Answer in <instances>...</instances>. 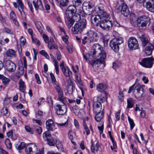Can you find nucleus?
<instances>
[{"mask_svg":"<svg viewBox=\"0 0 154 154\" xmlns=\"http://www.w3.org/2000/svg\"><path fill=\"white\" fill-rule=\"evenodd\" d=\"M91 54L94 58H96L99 56L100 57L96 60L91 61V64L93 67H98L99 64H103V66H105L104 64L106 56V53L105 50H102L101 46L98 44H94L92 47Z\"/></svg>","mask_w":154,"mask_h":154,"instance_id":"nucleus-1","label":"nucleus"},{"mask_svg":"<svg viewBox=\"0 0 154 154\" xmlns=\"http://www.w3.org/2000/svg\"><path fill=\"white\" fill-rule=\"evenodd\" d=\"M87 21L85 19H82L79 22L76 23L71 30L74 34L80 33L86 26Z\"/></svg>","mask_w":154,"mask_h":154,"instance_id":"nucleus-2","label":"nucleus"},{"mask_svg":"<svg viewBox=\"0 0 154 154\" xmlns=\"http://www.w3.org/2000/svg\"><path fill=\"white\" fill-rule=\"evenodd\" d=\"M106 99L104 97L101 96L97 97V101L94 103L93 104V111L95 113H99L103 111V109H102L101 103H103Z\"/></svg>","mask_w":154,"mask_h":154,"instance_id":"nucleus-3","label":"nucleus"},{"mask_svg":"<svg viewBox=\"0 0 154 154\" xmlns=\"http://www.w3.org/2000/svg\"><path fill=\"white\" fill-rule=\"evenodd\" d=\"M116 11L117 12H121L124 16L127 17L129 14V11L127 5L123 3L121 1V3L118 2L115 8Z\"/></svg>","mask_w":154,"mask_h":154,"instance_id":"nucleus-4","label":"nucleus"},{"mask_svg":"<svg viewBox=\"0 0 154 154\" xmlns=\"http://www.w3.org/2000/svg\"><path fill=\"white\" fill-rule=\"evenodd\" d=\"M144 87V85L137 84L135 87L134 95L138 100H140L144 97L143 89Z\"/></svg>","mask_w":154,"mask_h":154,"instance_id":"nucleus-5","label":"nucleus"},{"mask_svg":"<svg viewBox=\"0 0 154 154\" xmlns=\"http://www.w3.org/2000/svg\"><path fill=\"white\" fill-rule=\"evenodd\" d=\"M123 42L122 38L119 37L115 38L110 41L109 45L114 51L117 52L119 49V45L122 43Z\"/></svg>","mask_w":154,"mask_h":154,"instance_id":"nucleus-6","label":"nucleus"},{"mask_svg":"<svg viewBox=\"0 0 154 154\" xmlns=\"http://www.w3.org/2000/svg\"><path fill=\"white\" fill-rule=\"evenodd\" d=\"M149 19L145 16L139 17L137 20V26L139 27H146L147 24L149 25Z\"/></svg>","mask_w":154,"mask_h":154,"instance_id":"nucleus-7","label":"nucleus"},{"mask_svg":"<svg viewBox=\"0 0 154 154\" xmlns=\"http://www.w3.org/2000/svg\"><path fill=\"white\" fill-rule=\"evenodd\" d=\"M98 10H97V14L99 15L102 19V20L109 19V14H107L104 8V6L102 4H100L98 8Z\"/></svg>","mask_w":154,"mask_h":154,"instance_id":"nucleus-8","label":"nucleus"},{"mask_svg":"<svg viewBox=\"0 0 154 154\" xmlns=\"http://www.w3.org/2000/svg\"><path fill=\"white\" fill-rule=\"evenodd\" d=\"M109 19H103L100 23V27L102 29L106 30L111 29L112 26V21L109 20Z\"/></svg>","mask_w":154,"mask_h":154,"instance_id":"nucleus-9","label":"nucleus"},{"mask_svg":"<svg viewBox=\"0 0 154 154\" xmlns=\"http://www.w3.org/2000/svg\"><path fill=\"white\" fill-rule=\"evenodd\" d=\"M5 68V69L9 72L14 71L16 68V64L12 61L10 60L4 61Z\"/></svg>","mask_w":154,"mask_h":154,"instance_id":"nucleus-10","label":"nucleus"},{"mask_svg":"<svg viewBox=\"0 0 154 154\" xmlns=\"http://www.w3.org/2000/svg\"><path fill=\"white\" fill-rule=\"evenodd\" d=\"M154 59L152 57L145 58H143L140 62V64L146 68H151L152 65V62Z\"/></svg>","mask_w":154,"mask_h":154,"instance_id":"nucleus-11","label":"nucleus"},{"mask_svg":"<svg viewBox=\"0 0 154 154\" xmlns=\"http://www.w3.org/2000/svg\"><path fill=\"white\" fill-rule=\"evenodd\" d=\"M128 45L129 49L132 50L137 49L139 47L137 40L133 37H131L128 39Z\"/></svg>","mask_w":154,"mask_h":154,"instance_id":"nucleus-12","label":"nucleus"},{"mask_svg":"<svg viewBox=\"0 0 154 154\" xmlns=\"http://www.w3.org/2000/svg\"><path fill=\"white\" fill-rule=\"evenodd\" d=\"M87 35L88 37V39L91 42H96L98 40V35L94 30H89L87 32Z\"/></svg>","mask_w":154,"mask_h":154,"instance_id":"nucleus-13","label":"nucleus"},{"mask_svg":"<svg viewBox=\"0 0 154 154\" xmlns=\"http://www.w3.org/2000/svg\"><path fill=\"white\" fill-rule=\"evenodd\" d=\"M63 105L57 104L55 107V109L56 113L58 115H62L64 114L67 111V107L64 103Z\"/></svg>","mask_w":154,"mask_h":154,"instance_id":"nucleus-14","label":"nucleus"},{"mask_svg":"<svg viewBox=\"0 0 154 154\" xmlns=\"http://www.w3.org/2000/svg\"><path fill=\"white\" fill-rule=\"evenodd\" d=\"M54 89L58 93L57 100L60 101L63 103L64 101V95L63 91L60 88L59 83L53 85Z\"/></svg>","mask_w":154,"mask_h":154,"instance_id":"nucleus-15","label":"nucleus"},{"mask_svg":"<svg viewBox=\"0 0 154 154\" xmlns=\"http://www.w3.org/2000/svg\"><path fill=\"white\" fill-rule=\"evenodd\" d=\"M143 6L147 10L154 12V1L153 0H145L143 3Z\"/></svg>","mask_w":154,"mask_h":154,"instance_id":"nucleus-16","label":"nucleus"},{"mask_svg":"<svg viewBox=\"0 0 154 154\" xmlns=\"http://www.w3.org/2000/svg\"><path fill=\"white\" fill-rule=\"evenodd\" d=\"M76 7L73 5L69 6L66 9L64 16L72 17L77 11Z\"/></svg>","mask_w":154,"mask_h":154,"instance_id":"nucleus-17","label":"nucleus"},{"mask_svg":"<svg viewBox=\"0 0 154 154\" xmlns=\"http://www.w3.org/2000/svg\"><path fill=\"white\" fill-rule=\"evenodd\" d=\"M31 152V154H43V151L42 150H38L37 146L33 144H30Z\"/></svg>","mask_w":154,"mask_h":154,"instance_id":"nucleus-18","label":"nucleus"},{"mask_svg":"<svg viewBox=\"0 0 154 154\" xmlns=\"http://www.w3.org/2000/svg\"><path fill=\"white\" fill-rule=\"evenodd\" d=\"M89 120L88 117H86L83 118V125L87 135H88L90 134V131L87 126V124Z\"/></svg>","mask_w":154,"mask_h":154,"instance_id":"nucleus-19","label":"nucleus"},{"mask_svg":"<svg viewBox=\"0 0 154 154\" xmlns=\"http://www.w3.org/2000/svg\"><path fill=\"white\" fill-rule=\"evenodd\" d=\"M91 20L92 23H95L96 26L100 25V23L102 20L101 18L97 14L95 15H92Z\"/></svg>","mask_w":154,"mask_h":154,"instance_id":"nucleus-20","label":"nucleus"},{"mask_svg":"<svg viewBox=\"0 0 154 154\" xmlns=\"http://www.w3.org/2000/svg\"><path fill=\"white\" fill-rule=\"evenodd\" d=\"M64 19L66 25L69 28L71 27L75 22L72 17L64 16Z\"/></svg>","mask_w":154,"mask_h":154,"instance_id":"nucleus-21","label":"nucleus"},{"mask_svg":"<svg viewBox=\"0 0 154 154\" xmlns=\"http://www.w3.org/2000/svg\"><path fill=\"white\" fill-rule=\"evenodd\" d=\"M46 128L48 131H53L55 125L52 119H49L46 122Z\"/></svg>","mask_w":154,"mask_h":154,"instance_id":"nucleus-22","label":"nucleus"},{"mask_svg":"<svg viewBox=\"0 0 154 154\" xmlns=\"http://www.w3.org/2000/svg\"><path fill=\"white\" fill-rule=\"evenodd\" d=\"M32 4L36 10H38V9L41 10H43V5L41 0H37L36 3L35 2L33 1Z\"/></svg>","mask_w":154,"mask_h":154,"instance_id":"nucleus-23","label":"nucleus"},{"mask_svg":"<svg viewBox=\"0 0 154 154\" xmlns=\"http://www.w3.org/2000/svg\"><path fill=\"white\" fill-rule=\"evenodd\" d=\"M139 38L142 42V46L143 47H145L149 43V41L147 37L143 35H142L140 36Z\"/></svg>","mask_w":154,"mask_h":154,"instance_id":"nucleus-24","label":"nucleus"},{"mask_svg":"<svg viewBox=\"0 0 154 154\" xmlns=\"http://www.w3.org/2000/svg\"><path fill=\"white\" fill-rule=\"evenodd\" d=\"M154 49V46L152 44H149L148 46L146 47L145 49L146 54L147 55H150Z\"/></svg>","mask_w":154,"mask_h":154,"instance_id":"nucleus-25","label":"nucleus"},{"mask_svg":"<svg viewBox=\"0 0 154 154\" xmlns=\"http://www.w3.org/2000/svg\"><path fill=\"white\" fill-rule=\"evenodd\" d=\"M107 88L106 85L103 83H100L97 85L96 87L97 90L100 92L104 91Z\"/></svg>","mask_w":154,"mask_h":154,"instance_id":"nucleus-26","label":"nucleus"},{"mask_svg":"<svg viewBox=\"0 0 154 154\" xmlns=\"http://www.w3.org/2000/svg\"><path fill=\"white\" fill-rule=\"evenodd\" d=\"M19 90L21 92L24 93L26 88L25 82L22 79H20L19 82Z\"/></svg>","mask_w":154,"mask_h":154,"instance_id":"nucleus-27","label":"nucleus"},{"mask_svg":"<svg viewBox=\"0 0 154 154\" xmlns=\"http://www.w3.org/2000/svg\"><path fill=\"white\" fill-rule=\"evenodd\" d=\"M91 152L94 153H95L98 151V148L100 147L99 143L97 142L95 146L93 145L92 141H91Z\"/></svg>","mask_w":154,"mask_h":154,"instance_id":"nucleus-28","label":"nucleus"},{"mask_svg":"<svg viewBox=\"0 0 154 154\" xmlns=\"http://www.w3.org/2000/svg\"><path fill=\"white\" fill-rule=\"evenodd\" d=\"M10 17L15 24L17 26H18L19 24L17 20L16 16L14 11H11L10 13Z\"/></svg>","mask_w":154,"mask_h":154,"instance_id":"nucleus-29","label":"nucleus"},{"mask_svg":"<svg viewBox=\"0 0 154 154\" xmlns=\"http://www.w3.org/2000/svg\"><path fill=\"white\" fill-rule=\"evenodd\" d=\"M35 25L39 32L42 34L43 27L42 23L40 22L37 21L35 23Z\"/></svg>","mask_w":154,"mask_h":154,"instance_id":"nucleus-30","label":"nucleus"},{"mask_svg":"<svg viewBox=\"0 0 154 154\" xmlns=\"http://www.w3.org/2000/svg\"><path fill=\"white\" fill-rule=\"evenodd\" d=\"M16 52L15 51L12 49H10L6 51V54L9 57H15Z\"/></svg>","mask_w":154,"mask_h":154,"instance_id":"nucleus-31","label":"nucleus"},{"mask_svg":"<svg viewBox=\"0 0 154 154\" xmlns=\"http://www.w3.org/2000/svg\"><path fill=\"white\" fill-rule=\"evenodd\" d=\"M127 109L132 108L134 104V101L131 98H129L127 99Z\"/></svg>","mask_w":154,"mask_h":154,"instance_id":"nucleus-32","label":"nucleus"},{"mask_svg":"<svg viewBox=\"0 0 154 154\" xmlns=\"http://www.w3.org/2000/svg\"><path fill=\"white\" fill-rule=\"evenodd\" d=\"M96 113L97 114L95 116V118L97 122H99L101 120L102 118L104 115V112L103 111Z\"/></svg>","mask_w":154,"mask_h":154,"instance_id":"nucleus-33","label":"nucleus"},{"mask_svg":"<svg viewBox=\"0 0 154 154\" xmlns=\"http://www.w3.org/2000/svg\"><path fill=\"white\" fill-rule=\"evenodd\" d=\"M73 5L78 7L81 8L82 6V0H72Z\"/></svg>","mask_w":154,"mask_h":154,"instance_id":"nucleus-34","label":"nucleus"},{"mask_svg":"<svg viewBox=\"0 0 154 154\" xmlns=\"http://www.w3.org/2000/svg\"><path fill=\"white\" fill-rule=\"evenodd\" d=\"M93 5L91 3L89 2L87 6V8L86 9L88 11L87 14L88 15H90L92 13L93 11L92 8L93 7Z\"/></svg>","mask_w":154,"mask_h":154,"instance_id":"nucleus-35","label":"nucleus"},{"mask_svg":"<svg viewBox=\"0 0 154 154\" xmlns=\"http://www.w3.org/2000/svg\"><path fill=\"white\" fill-rule=\"evenodd\" d=\"M64 75L66 77L69 76L70 74H72V72L68 67H67L64 69L62 70Z\"/></svg>","mask_w":154,"mask_h":154,"instance_id":"nucleus-36","label":"nucleus"},{"mask_svg":"<svg viewBox=\"0 0 154 154\" xmlns=\"http://www.w3.org/2000/svg\"><path fill=\"white\" fill-rule=\"evenodd\" d=\"M20 9H20L19 7L18 8V10L20 12L22 19L24 20H25L26 19V17L24 11L23 6V8H20Z\"/></svg>","mask_w":154,"mask_h":154,"instance_id":"nucleus-37","label":"nucleus"},{"mask_svg":"<svg viewBox=\"0 0 154 154\" xmlns=\"http://www.w3.org/2000/svg\"><path fill=\"white\" fill-rule=\"evenodd\" d=\"M72 18L75 22V21L76 23L79 22L81 20V17L78 13L74 14V15H72Z\"/></svg>","mask_w":154,"mask_h":154,"instance_id":"nucleus-38","label":"nucleus"},{"mask_svg":"<svg viewBox=\"0 0 154 154\" xmlns=\"http://www.w3.org/2000/svg\"><path fill=\"white\" fill-rule=\"evenodd\" d=\"M1 113L3 116H8L10 114L6 107H4L1 110Z\"/></svg>","mask_w":154,"mask_h":154,"instance_id":"nucleus-39","label":"nucleus"},{"mask_svg":"<svg viewBox=\"0 0 154 154\" xmlns=\"http://www.w3.org/2000/svg\"><path fill=\"white\" fill-rule=\"evenodd\" d=\"M47 141V144L50 146H54L55 145V141L54 139L51 137L50 138H48L46 140Z\"/></svg>","mask_w":154,"mask_h":154,"instance_id":"nucleus-40","label":"nucleus"},{"mask_svg":"<svg viewBox=\"0 0 154 154\" xmlns=\"http://www.w3.org/2000/svg\"><path fill=\"white\" fill-rule=\"evenodd\" d=\"M56 144L57 148L59 151H63V146L60 141L56 140Z\"/></svg>","mask_w":154,"mask_h":154,"instance_id":"nucleus-41","label":"nucleus"},{"mask_svg":"<svg viewBox=\"0 0 154 154\" xmlns=\"http://www.w3.org/2000/svg\"><path fill=\"white\" fill-rule=\"evenodd\" d=\"M43 138L46 140L48 139V138H49L51 137V134L49 131H46L43 133Z\"/></svg>","mask_w":154,"mask_h":154,"instance_id":"nucleus-42","label":"nucleus"},{"mask_svg":"<svg viewBox=\"0 0 154 154\" xmlns=\"http://www.w3.org/2000/svg\"><path fill=\"white\" fill-rule=\"evenodd\" d=\"M57 1L62 6H66L69 2V0H57Z\"/></svg>","mask_w":154,"mask_h":154,"instance_id":"nucleus-43","label":"nucleus"},{"mask_svg":"<svg viewBox=\"0 0 154 154\" xmlns=\"http://www.w3.org/2000/svg\"><path fill=\"white\" fill-rule=\"evenodd\" d=\"M50 75L53 85L58 83L56 81V79L54 75L52 73H50Z\"/></svg>","mask_w":154,"mask_h":154,"instance_id":"nucleus-44","label":"nucleus"},{"mask_svg":"<svg viewBox=\"0 0 154 154\" xmlns=\"http://www.w3.org/2000/svg\"><path fill=\"white\" fill-rule=\"evenodd\" d=\"M1 79L2 80L3 84L4 85H8L10 81V80L9 79L3 75L2 76Z\"/></svg>","mask_w":154,"mask_h":154,"instance_id":"nucleus-45","label":"nucleus"},{"mask_svg":"<svg viewBox=\"0 0 154 154\" xmlns=\"http://www.w3.org/2000/svg\"><path fill=\"white\" fill-rule=\"evenodd\" d=\"M5 143L8 149H11L12 147V144L10 140L8 138L6 139Z\"/></svg>","mask_w":154,"mask_h":154,"instance_id":"nucleus-46","label":"nucleus"},{"mask_svg":"<svg viewBox=\"0 0 154 154\" xmlns=\"http://www.w3.org/2000/svg\"><path fill=\"white\" fill-rule=\"evenodd\" d=\"M74 134L75 135V132H74L73 131H72L71 130H69L68 133V135L69 138L70 140H73Z\"/></svg>","mask_w":154,"mask_h":154,"instance_id":"nucleus-47","label":"nucleus"},{"mask_svg":"<svg viewBox=\"0 0 154 154\" xmlns=\"http://www.w3.org/2000/svg\"><path fill=\"white\" fill-rule=\"evenodd\" d=\"M128 118L130 125L131 129H133L135 125V123H134L133 120L131 119L129 116H128Z\"/></svg>","mask_w":154,"mask_h":154,"instance_id":"nucleus-48","label":"nucleus"},{"mask_svg":"<svg viewBox=\"0 0 154 154\" xmlns=\"http://www.w3.org/2000/svg\"><path fill=\"white\" fill-rule=\"evenodd\" d=\"M57 124L58 128L65 127L68 126V121H66L65 123H57Z\"/></svg>","mask_w":154,"mask_h":154,"instance_id":"nucleus-49","label":"nucleus"},{"mask_svg":"<svg viewBox=\"0 0 154 154\" xmlns=\"http://www.w3.org/2000/svg\"><path fill=\"white\" fill-rule=\"evenodd\" d=\"M26 144L24 143H21L17 146H16L17 149L18 150L23 149L25 146Z\"/></svg>","mask_w":154,"mask_h":154,"instance_id":"nucleus-50","label":"nucleus"},{"mask_svg":"<svg viewBox=\"0 0 154 154\" xmlns=\"http://www.w3.org/2000/svg\"><path fill=\"white\" fill-rule=\"evenodd\" d=\"M30 144L27 145L25 147V151L27 154H31V149Z\"/></svg>","mask_w":154,"mask_h":154,"instance_id":"nucleus-51","label":"nucleus"},{"mask_svg":"<svg viewBox=\"0 0 154 154\" xmlns=\"http://www.w3.org/2000/svg\"><path fill=\"white\" fill-rule=\"evenodd\" d=\"M48 48L51 50L53 49H57L58 48L57 46L53 43V44L48 43Z\"/></svg>","mask_w":154,"mask_h":154,"instance_id":"nucleus-52","label":"nucleus"},{"mask_svg":"<svg viewBox=\"0 0 154 154\" xmlns=\"http://www.w3.org/2000/svg\"><path fill=\"white\" fill-rule=\"evenodd\" d=\"M40 53L41 54L45 56L46 58L47 59L49 58V57L48 54L44 50H42L40 52Z\"/></svg>","mask_w":154,"mask_h":154,"instance_id":"nucleus-53","label":"nucleus"},{"mask_svg":"<svg viewBox=\"0 0 154 154\" xmlns=\"http://www.w3.org/2000/svg\"><path fill=\"white\" fill-rule=\"evenodd\" d=\"M35 129L37 133L38 134H40L42 133V130L40 127L39 126H36L35 128Z\"/></svg>","mask_w":154,"mask_h":154,"instance_id":"nucleus-54","label":"nucleus"},{"mask_svg":"<svg viewBox=\"0 0 154 154\" xmlns=\"http://www.w3.org/2000/svg\"><path fill=\"white\" fill-rule=\"evenodd\" d=\"M78 13H79V15H80V17H81V16L82 17H84L85 14L88 15L87 14V12L85 13L81 9L78 10Z\"/></svg>","mask_w":154,"mask_h":154,"instance_id":"nucleus-55","label":"nucleus"},{"mask_svg":"<svg viewBox=\"0 0 154 154\" xmlns=\"http://www.w3.org/2000/svg\"><path fill=\"white\" fill-rule=\"evenodd\" d=\"M25 129L26 131L30 133V134H33V131L32 130V129L30 128L28 126H25Z\"/></svg>","mask_w":154,"mask_h":154,"instance_id":"nucleus-56","label":"nucleus"},{"mask_svg":"<svg viewBox=\"0 0 154 154\" xmlns=\"http://www.w3.org/2000/svg\"><path fill=\"white\" fill-rule=\"evenodd\" d=\"M35 77L37 83L38 84H41V82L40 80L39 75L38 74L36 73L35 74Z\"/></svg>","mask_w":154,"mask_h":154,"instance_id":"nucleus-57","label":"nucleus"},{"mask_svg":"<svg viewBox=\"0 0 154 154\" xmlns=\"http://www.w3.org/2000/svg\"><path fill=\"white\" fill-rule=\"evenodd\" d=\"M64 35L65 36L62 37V39L65 42V43L67 44L68 43V39L69 37L68 36L66 35H66Z\"/></svg>","mask_w":154,"mask_h":154,"instance_id":"nucleus-58","label":"nucleus"},{"mask_svg":"<svg viewBox=\"0 0 154 154\" xmlns=\"http://www.w3.org/2000/svg\"><path fill=\"white\" fill-rule=\"evenodd\" d=\"M43 37L45 42L48 43L49 42V39L48 37L46 35L44 34L43 35Z\"/></svg>","mask_w":154,"mask_h":154,"instance_id":"nucleus-59","label":"nucleus"},{"mask_svg":"<svg viewBox=\"0 0 154 154\" xmlns=\"http://www.w3.org/2000/svg\"><path fill=\"white\" fill-rule=\"evenodd\" d=\"M5 32L11 35H13L14 34L13 31L11 29L8 28H6L5 29Z\"/></svg>","mask_w":154,"mask_h":154,"instance_id":"nucleus-60","label":"nucleus"},{"mask_svg":"<svg viewBox=\"0 0 154 154\" xmlns=\"http://www.w3.org/2000/svg\"><path fill=\"white\" fill-rule=\"evenodd\" d=\"M32 42L35 44L40 45V42L39 40L37 39H34L32 37Z\"/></svg>","mask_w":154,"mask_h":154,"instance_id":"nucleus-61","label":"nucleus"},{"mask_svg":"<svg viewBox=\"0 0 154 154\" xmlns=\"http://www.w3.org/2000/svg\"><path fill=\"white\" fill-rule=\"evenodd\" d=\"M58 64V63H54V66L55 67V72H56V73L57 74H58L59 73Z\"/></svg>","mask_w":154,"mask_h":154,"instance_id":"nucleus-62","label":"nucleus"},{"mask_svg":"<svg viewBox=\"0 0 154 154\" xmlns=\"http://www.w3.org/2000/svg\"><path fill=\"white\" fill-rule=\"evenodd\" d=\"M56 56L57 57V58L58 60L59 61L61 59V56L60 54V51H57L56 53Z\"/></svg>","mask_w":154,"mask_h":154,"instance_id":"nucleus-63","label":"nucleus"},{"mask_svg":"<svg viewBox=\"0 0 154 154\" xmlns=\"http://www.w3.org/2000/svg\"><path fill=\"white\" fill-rule=\"evenodd\" d=\"M75 78L78 83L80 85H82V83L81 82L80 78L79 77L78 75H75Z\"/></svg>","mask_w":154,"mask_h":154,"instance_id":"nucleus-64","label":"nucleus"}]
</instances>
